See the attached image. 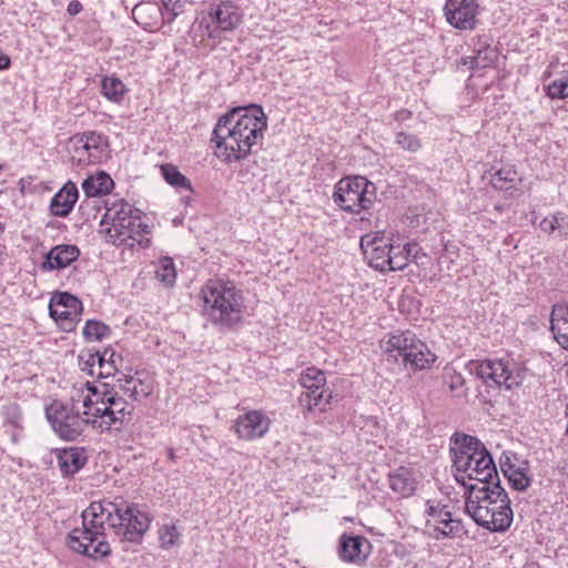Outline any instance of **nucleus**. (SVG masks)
<instances>
[{
	"instance_id": "obj_26",
	"label": "nucleus",
	"mask_w": 568,
	"mask_h": 568,
	"mask_svg": "<svg viewBox=\"0 0 568 568\" xmlns=\"http://www.w3.org/2000/svg\"><path fill=\"white\" fill-rule=\"evenodd\" d=\"M518 172L514 165H506L490 175V184L495 190L509 191L515 187Z\"/></svg>"
},
{
	"instance_id": "obj_38",
	"label": "nucleus",
	"mask_w": 568,
	"mask_h": 568,
	"mask_svg": "<svg viewBox=\"0 0 568 568\" xmlns=\"http://www.w3.org/2000/svg\"><path fill=\"white\" fill-rule=\"evenodd\" d=\"M395 143L404 151L417 152L422 148V142L417 135L399 131L395 135Z\"/></svg>"
},
{
	"instance_id": "obj_2",
	"label": "nucleus",
	"mask_w": 568,
	"mask_h": 568,
	"mask_svg": "<svg viewBox=\"0 0 568 568\" xmlns=\"http://www.w3.org/2000/svg\"><path fill=\"white\" fill-rule=\"evenodd\" d=\"M125 402L112 390L91 383L74 386L70 400H53L45 407V416L54 433L64 440H75L88 425L109 430L125 416Z\"/></svg>"
},
{
	"instance_id": "obj_13",
	"label": "nucleus",
	"mask_w": 568,
	"mask_h": 568,
	"mask_svg": "<svg viewBox=\"0 0 568 568\" xmlns=\"http://www.w3.org/2000/svg\"><path fill=\"white\" fill-rule=\"evenodd\" d=\"M70 143L73 148L72 160L79 165L100 163L109 158L108 139L101 133L84 132L72 138Z\"/></svg>"
},
{
	"instance_id": "obj_47",
	"label": "nucleus",
	"mask_w": 568,
	"mask_h": 568,
	"mask_svg": "<svg viewBox=\"0 0 568 568\" xmlns=\"http://www.w3.org/2000/svg\"><path fill=\"white\" fill-rule=\"evenodd\" d=\"M508 467H516V466L511 463L510 456L504 454L503 457L500 458V468H501V471L504 475H505L506 468H508Z\"/></svg>"
},
{
	"instance_id": "obj_40",
	"label": "nucleus",
	"mask_w": 568,
	"mask_h": 568,
	"mask_svg": "<svg viewBox=\"0 0 568 568\" xmlns=\"http://www.w3.org/2000/svg\"><path fill=\"white\" fill-rule=\"evenodd\" d=\"M547 94L551 99L568 98V79H556L547 87Z\"/></svg>"
},
{
	"instance_id": "obj_21",
	"label": "nucleus",
	"mask_w": 568,
	"mask_h": 568,
	"mask_svg": "<svg viewBox=\"0 0 568 568\" xmlns=\"http://www.w3.org/2000/svg\"><path fill=\"white\" fill-rule=\"evenodd\" d=\"M78 189L74 183L68 182L51 200L52 215L64 217L72 211L78 200Z\"/></svg>"
},
{
	"instance_id": "obj_17",
	"label": "nucleus",
	"mask_w": 568,
	"mask_h": 568,
	"mask_svg": "<svg viewBox=\"0 0 568 568\" xmlns=\"http://www.w3.org/2000/svg\"><path fill=\"white\" fill-rule=\"evenodd\" d=\"M447 22L459 30H473L478 13L477 0H447L444 7Z\"/></svg>"
},
{
	"instance_id": "obj_7",
	"label": "nucleus",
	"mask_w": 568,
	"mask_h": 568,
	"mask_svg": "<svg viewBox=\"0 0 568 568\" xmlns=\"http://www.w3.org/2000/svg\"><path fill=\"white\" fill-rule=\"evenodd\" d=\"M99 234L106 243L140 251L142 245V215L139 209L125 201L106 204Z\"/></svg>"
},
{
	"instance_id": "obj_41",
	"label": "nucleus",
	"mask_w": 568,
	"mask_h": 568,
	"mask_svg": "<svg viewBox=\"0 0 568 568\" xmlns=\"http://www.w3.org/2000/svg\"><path fill=\"white\" fill-rule=\"evenodd\" d=\"M163 9L166 11V22H171L183 12L184 3L182 0H159Z\"/></svg>"
},
{
	"instance_id": "obj_30",
	"label": "nucleus",
	"mask_w": 568,
	"mask_h": 568,
	"mask_svg": "<svg viewBox=\"0 0 568 568\" xmlns=\"http://www.w3.org/2000/svg\"><path fill=\"white\" fill-rule=\"evenodd\" d=\"M102 94L111 102L120 103L125 94V85L113 77H104L101 81Z\"/></svg>"
},
{
	"instance_id": "obj_27",
	"label": "nucleus",
	"mask_w": 568,
	"mask_h": 568,
	"mask_svg": "<svg viewBox=\"0 0 568 568\" xmlns=\"http://www.w3.org/2000/svg\"><path fill=\"white\" fill-rule=\"evenodd\" d=\"M155 278L165 287H173L176 281V270L172 257L162 256L153 263Z\"/></svg>"
},
{
	"instance_id": "obj_35",
	"label": "nucleus",
	"mask_w": 568,
	"mask_h": 568,
	"mask_svg": "<svg viewBox=\"0 0 568 568\" xmlns=\"http://www.w3.org/2000/svg\"><path fill=\"white\" fill-rule=\"evenodd\" d=\"M505 476L508 478L511 488L523 491L527 489L530 479L521 467H508L505 470Z\"/></svg>"
},
{
	"instance_id": "obj_10",
	"label": "nucleus",
	"mask_w": 568,
	"mask_h": 568,
	"mask_svg": "<svg viewBox=\"0 0 568 568\" xmlns=\"http://www.w3.org/2000/svg\"><path fill=\"white\" fill-rule=\"evenodd\" d=\"M376 200V187L365 176H347L339 180L333 193V201L341 210L359 214L369 210Z\"/></svg>"
},
{
	"instance_id": "obj_6",
	"label": "nucleus",
	"mask_w": 568,
	"mask_h": 568,
	"mask_svg": "<svg viewBox=\"0 0 568 568\" xmlns=\"http://www.w3.org/2000/svg\"><path fill=\"white\" fill-rule=\"evenodd\" d=\"M465 510L478 526L491 532H504L513 523L510 499L499 478L493 485H469Z\"/></svg>"
},
{
	"instance_id": "obj_25",
	"label": "nucleus",
	"mask_w": 568,
	"mask_h": 568,
	"mask_svg": "<svg viewBox=\"0 0 568 568\" xmlns=\"http://www.w3.org/2000/svg\"><path fill=\"white\" fill-rule=\"evenodd\" d=\"M476 57L465 59L464 64H468L471 69L478 67H487L495 58V51L490 45V38L487 36L478 37L475 44Z\"/></svg>"
},
{
	"instance_id": "obj_28",
	"label": "nucleus",
	"mask_w": 568,
	"mask_h": 568,
	"mask_svg": "<svg viewBox=\"0 0 568 568\" xmlns=\"http://www.w3.org/2000/svg\"><path fill=\"white\" fill-rule=\"evenodd\" d=\"M163 179L178 190L193 192L191 181L183 175L175 165L163 164L160 166Z\"/></svg>"
},
{
	"instance_id": "obj_19",
	"label": "nucleus",
	"mask_w": 568,
	"mask_h": 568,
	"mask_svg": "<svg viewBox=\"0 0 568 568\" xmlns=\"http://www.w3.org/2000/svg\"><path fill=\"white\" fill-rule=\"evenodd\" d=\"M365 546L369 547L365 537L343 534L338 541V557L344 562L361 564L367 557V552L364 550Z\"/></svg>"
},
{
	"instance_id": "obj_24",
	"label": "nucleus",
	"mask_w": 568,
	"mask_h": 568,
	"mask_svg": "<svg viewBox=\"0 0 568 568\" xmlns=\"http://www.w3.org/2000/svg\"><path fill=\"white\" fill-rule=\"evenodd\" d=\"M87 463L84 450L71 447L58 454V466L64 476H72L78 473Z\"/></svg>"
},
{
	"instance_id": "obj_5",
	"label": "nucleus",
	"mask_w": 568,
	"mask_h": 568,
	"mask_svg": "<svg viewBox=\"0 0 568 568\" xmlns=\"http://www.w3.org/2000/svg\"><path fill=\"white\" fill-rule=\"evenodd\" d=\"M450 454L455 478L467 490L470 484L466 479L477 480L486 486L495 484L499 478L490 453L477 437L454 433L450 436Z\"/></svg>"
},
{
	"instance_id": "obj_18",
	"label": "nucleus",
	"mask_w": 568,
	"mask_h": 568,
	"mask_svg": "<svg viewBox=\"0 0 568 568\" xmlns=\"http://www.w3.org/2000/svg\"><path fill=\"white\" fill-rule=\"evenodd\" d=\"M270 418L258 410H251L239 416L234 423V432L244 440H254L263 437L270 428Z\"/></svg>"
},
{
	"instance_id": "obj_22",
	"label": "nucleus",
	"mask_w": 568,
	"mask_h": 568,
	"mask_svg": "<svg viewBox=\"0 0 568 568\" xmlns=\"http://www.w3.org/2000/svg\"><path fill=\"white\" fill-rule=\"evenodd\" d=\"M390 489L400 497L412 496L417 487V481L409 468L399 467L388 475Z\"/></svg>"
},
{
	"instance_id": "obj_12",
	"label": "nucleus",
	"mask_w": 568,
	"mask_h": 568,
	"mask_svg": "<svg viewBox=\"0 0 568 568\" xmlns=\"http://www.w3.org/2000/svg\"><path fill=\"white\" fill-rule=\"evenodd\" d=\"M298 383L305 389L298 398L301 406L307 410H326L332 394L327 393L325 388L326 377L324 372L315 366L307 367L301 373Z\"/></svg>"
},
{
	"instance_id": "obj_33",
	"label": "nucleus",
	"mask_w": 568,
	"mask_h": 568,
	"mask_svg": "<svg viewBox=\"0 0 568 568\" xmlns=\"http://www.w3.org/2000/svg\"><path fill=\"white\" fill-rule=\"evenodd\" d=\"M148 13L151 22H144V30L153 31L159 28L160 24L166 22V11L163 9L162 4L159 0H153V2H149L146 8H144V13Z\"/></svg>"
},
{
	"instance_id": "obj_39",
	"label": "nucleus",
	"mask_w": 568,
	"mask_h": 568,
	"mask_svg": "<svg viewBox=\"0 0 568 568\" xmlns=\"http://www.w3.org/2000/svg\"><path fill=\"white\" fill-rule=\"evenodd\" d=\"M79 366L82 372L90 376H97L98 364L100 361V352L91 353L90 351L82 352L79 357Z\"/></svg>"
},
{
	"instance_id": "obj_23",
	"label": "nucleus",
	"mask_w": 568,
	"mask_h": 568,
	"mask_svg": "<svg viewBox=\"0 0 568 568\" xmlns=\"http://www.w3.org/2000/svg\"><path fill=\"white\" fill-rule=\"evenodd\" d=\"M114 187V182L109 173L98 171L89 175L82 182L83 192L88 197H98L109 194Z\"/></svg>"
},
{
	"instance_id": "obj_49",
	"label": "nucleus",
	"mask_w": 568,
	"mask_h": 568,
	"mask_svg": "<svg viewBox=\"0 0 568 568\" xmlns=\"http://www.w3.org/2000/svg\"><path fill=\"white\" fill-rule=\"evenodd\" d=\"M398 115H399L402 119H405V118L409 116V115H410V113H409L408 111H400V112L398 113Z\"/></svg>"
},
{
	"instance_id": "obj_3",
	"label": "nucleus",
	"mask_w": 568,
	"mask_h": 568,
	"mask_svg": "<svg viewBox=\"0 0 568 568\" xmlns=\"http://www.w3.org/2000/svg\"><path fill=\"white\" fill-rule=\"evenodd\" d=\"M267 118L257 104L235 106L217 120L211 141L216 155L226 164L246 159L255 145L262 144Z\"/></svg>"
},
{
	"instance_id": "obj_45",
	"label": "nucleus",
	"mask_w": 568,
	"mask_h": 568,
	"mask_svg": "<svg viewBox=\"0 0 568 568\" xmlns=\"http://www.w3.org/2000/svg\"><path fill=\"white\" fill-rule=\"evenodd\" d=\"M68 13L71 16H75L82 11V4L78 0H73L68 4Z\"/></svg>"
},
{
	"instance_id": "obj_9",
	"label": "nucleus",
	"mask_w": 568,
	"mask_h": 568,
	"mask_svg": "<svg viewBox=\"0 0 568 568\" xmlns=\"http://www.w3.org/2000/svg\"><path fill=\"white\" fill-rule=\"evenodd\" d=\"M470 371L487 387H505L506 389L518 387L526 376L524 365L510 357L476 361L470 364Z\"/></svg>"
},
{
	"instance_id": "obj_48",
	"label": "nucleus",
	"mask_w": 568,
	"mask_h": 568,
	"mask_svg": "<svg viewBox=\"0 0 568 568\" xmlns=\"http://www.w3.org/2000/svg\"><path fill=\"white\" fill-rule=\"evenodd\" d=\"M146 221H149V216L146 214H144V229H143V232H144V250L148 248L149 245H150V240L145 237V235L150 233L149 225H148Z\"/></svg>"
},
{
	"instance_id": "obj_16",
	"label": "nucleus",
	"mask_w": 568,
	"mask_h": 568,
	"mask_svg": "<svg viewBox=\"0 0 568 568\" xmlns=\"http://www.w3.org/2000/svg\"><path fill=\"white\" fill-rule=\"evenodd\" d=\"M390 241L392 237L379 232L366 234L361 239V247L368 260V264L377 271L386 272L389 270Z\"/></svg>"
},
{
	"instance_id": "obj_8",
	"label": "nucleus",
	"mask_w": 568,
	"mask_h": 568,
	"mask_svg": "<svg viewBox=\"0 0 568 568\" xmlns=\"http://www.w3.org/2000/svg\"><path fill=\"white\" fill-rule=\"evenodd\" d=\"M384 347L387 361L400 362L410 371L427 369L436 361L426 343L410 331L390 334Z\"/></svg>"
},
{
	"instance_id": "obj_1",
	"label": "nucleus",
	"mask_w": 568,
	"mask_h": 568,
	"mask_svg": "<svg viewBox=\"0 0 568 568\" xmlns=\"http://www.w3.org/2000/svg\"><path fill=\"white\" fill-rule=\"evenodd\" d=\"M82 527L74 528L67 537L68 547L91 559L111 555L106 528L119 538L124 552H136L142 545V510L139 504L115 498L92 501L82 513Z\"/></svg>"
},
{
	"instance_id": "obj_53",
	"label": "nucleus",
	"mask_w": 568,
	"mask_h": 568,
	"mask_svg": "<svg viewBox=\"0 0 568 568\" xmlns=\"http://www.w3.org/2000/svg\"><path fill=\"white\" fill-rule=\"evenodd\" d=\"M565 414L568 415V404L566 405Z\"/></svg>"
},
{
	"instance_id": "obj_15",
	"label": "nucleus",
	"mask_w": 568,
	"mask_h": 568,
	"mask_svg": "<svg viewBox=\"0 0 568 568\" xmlns=\"http://www.w3.org/2000/svg\"><path fill=\"white\" fill-rule=\"evenodd\" d=\"M243 12L233 1L226 0L214 3L210 7L207 18L203 19L201 24L205 23L207 33L215 38L220 32L232 31L242 22Z\"/></svg>"
},
{
	"instance_id": "obj_14",
	"label": "nucleus",
	"mask_w": 568,
	"mask_h": 568,
	"mask_svg": "<svg viewBox=\"0 0 568 568\" xmlns=\"http://www.w3.org/2000/svg\"><path fill=\"white\" fill-rule=\"evenodd\" d=\"M81 301L68 292H54L49 302V314L64 332H72L81 320Z\"/></svg>"
},
{
	"instance_id": "obj_42",
	"label": "nucleus",
	"mask_w": 568,
	"mask_h": 568,
	"mask_svg": "<svg viewBox=\"0 0 568 568\" xmlns=\"http://www.w3.org/2000/svg\"><path fill=\"white\" fill-rule=\"evenodd\" d=\"M18 189L22 195L32 194L41 190V183H38L34 176L28 175L19 180Z\"/></svg>"
},
{
	"instance_id": "obj_31",
	"label": "nucleus",
	"mask_w": 568,
	"mask_h": 568,
	"mask_svg": "<svg viewBox=\"0 0 568 568\" xmlns=\"http://www.w3.org/2000/svg\"><path fill=\"white\" fill-rule=\"evenodd\" d=\"M539 227L542 232L551 234L558 231L560 234H568V215L564 212H557L551 216L541 220Z\"/></svg>"
},
{
	"instance_id": "obj_43",
	"label": "nucleus",
	"mask_w": 568,
	"mask_h": 568,
	"mask_svg": "<svg viewBox=\"0 0 568 568\" xmlns=\"http://www.w3.org/2000/svg\"><path fill=\"white\" fill-rule=\"evenodd\" d=\"M404 251H405V254L406 256L408 257L409 262L412 260H415L417 258V255L420 251V247L417 243L415 242H407L405 244L402 245Z\"/></svg>"
},
{
	"instance_id": "obj_29",
	"label": "nucleus",
	"mask_w": 568,
	"mask_h": 568,
	"mask_svg": "<svg viewBox=\"0 0 568 568\" xmlns=\"http://www.w3.org/2000/svg\"><path fill=\"white\" fill-rule=\"evenodd\" d=\"M120 356L113 349H104L100 353V361L97 369V377L106 378L113 376L118 371Z\"/></svg>"
},
{
	"instance_id": "obj_51",
	"label": "nucleus",
	"mask_w": 568,
	"mask_h": 568,
	"mask_svg": "<svg viewBox=\"0 0 568 568\" xmlns=\"http://www.w3.org/2000/svg\"><path fill=\"white\" fill-rule=\"evenodd\" d=\"M4 231V225L0 222V233H3Z\"/></svg>"
},
{
	"instance_id": "obj_44",
	"label": "nucleus",
	"mask_w": 568,
	"mask_h": 568,
	"mask_svg": "<svg viewBox=\"0 0 568 568\" xmlns=\"http://www.w3.org/2000/svg\"><path fill=\"white\" fill-rule=\"evenodd\" d=\"M554 337L562 348L568 351V329L566 327H562V333Z\"/></svg>"
},
{
	"instance_id": "obj_50",
	"label": "nucleus",
	"mask_w": 568,
	"mask_h": 568,
	"mask_svg": "<svg viewBox=\"0 0 568 568\" xmlns=\"http://www.w3.org/2000/svg\"><path fill=\"white\" fill-rule=\"evenodd\" d=\"M140 4H135V7L132 10L133 18L135 19L136 12L139 10Z\"/></svg>"
},
{
	"instance_id": "obj_36",
	"label": "nucleus",
	"mask_w": 568,
	"mask_h": 568,
	"mask_svg": "<svg viewBox=\"0 0 568 568\" xmlns=\"http://www.w3.org/2000/svg\"><path fill=\"white\" fill-rule=\"evenodd\" d=\"M389 270L388 271H402L404 270L408 263L409 260L405 254V251L399 243H395V241L392 239L390 241V250H389Z\"/></svg>"
},
{
	"instance_id": "obj_52",
	"label": "nucleus",
	"mask_w": 568,
	"mask_h": 568,
	"mask_svg": "<svg viewBox=\"0 0 568 568\" xmlns=\"http://www.w3.org/2000/svg\"><path fill=\"white\" fill-rule=\"evenodd\" d=\"M3 261V252L0 250V264L2 263Z\"/></svg>"
},
{
	"instance_id": "obj_46",
	"label": "nucleus",
	"mask_w": 568,
	"mask_h": 568,
	"mask_svg": "<svg viewBox=\"0 0 568 568\" xmlns=\"http://www.w3.org/2000/svg\"><path fill=\"white\" fill-rule=\"evenodd\" d=\"M11 65V59L2 50H0V70H7Z\"/></svg>"
},
{
	"instance_id": "obj_32",
	"label": "nucleus",
	"mask_w": 568,
	"mask_h": 568,
	"mask_svg": "<svg viewBox=\"0 0 568 568\" xmlns=\"http://www.w3.org/2000/svg\"><path fill=\"white\" fill-rule=\"evenodd\" d=\"M562 327L568 331V303L555 304L550 314V331L554 336L562 333Z\"/></svg>"
},
{
	"instance_id": "obj_4",
	"label": "nucleus",
	"mask_w": 568,
	"mask_h": 568,
	"mask_svg": "<svg viewBox=\"0 0 568 568\" xmlns=\"http://www.w3.org/2000/svg\"><path fill=\"white\" fill-rule=\"evenodd\" d=\"M202 315L220 332H235L244 324L247 305L244 292L235 282L210 278L201 287Z\"/></svg>"
},
{
	"instance_id": "obj_11",
	"label": "nucleus",
	"mask_w": 568,
	"mask_h": 568,
	"mask_svg": "<svg viewBox=\"0 0 568 568\" xmlns=\"http://www.w3.org/2000/svg\"><path fill=\"white\" fill-rule=\"evenodd\" d=\"M426 529L436 539H463L468 531L460 518H454L449 506L436 500L426 503Z\"/></svg>"
},
{
	"instance_id": "obj_20",
	"label": "nucleus",
	"mask_w": 568,
	"mask_h": 568,
	"mask_svg": "<svg viewBox=\"0 0 568 568\" xmlns=\"http://www.w3.org/2000/svg\"><path fill=\"white\" fill-rule=\"evenodd\" d=\"M80 250L73 244H59L53 246L41 264L43 271L63 270L78 260Z\"/></svg>"
},
{
	"instance_id": "obj_34",
	"label": "nucleus",
	"mask_w": 568,
	"mask_h": 568,
	"mask_svg": "<svg viewBox=\"0 0 568 568\" xmlns=\"http://www.w3.org/2000/svg\"><path fill=\"white\" fill-rule=\"evenodd\" d=\"M83 335L90 342L102 341L110 335V328L103 322L88 321L83 328Z\"/></svg>"
},
{
	"instance_id": "obj_37",
	"label": "nucleus",
	"mask_w": 568,
	"mask_h": 568,
	"mask_svg": "<svg viewBox=\"0 0 568 568\" xmlns=\"http://www.w3.org/2000/svg\"><path fill=\"white\" fill-rule=\"evenodd\" d=\"M180 532L175 525H164L159 529L160 546L163 549H170L178 545Z\"/></svg>"
}]
</instances>
